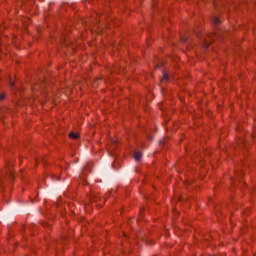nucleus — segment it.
Instances as JSON below:
<instances>
[{"instance_id":"1","label":"nucleus","mask_w":256,"mask_h":256,"mask_svg":"<svg viewBox=\"0 0 256 256\" xmlns=\"http://www.w3.org/2000/svg\"><path fill=\"white\" fill-rule=\"evenodd\" d=\"M215 37L217 39H221V37H223V36L221 34H219V33H215V34L209 35L208 38H205L203 40L202 46L204 47V49H207L209 47V45H211V41H215Z\"/></svg>"},{"instance_id":"2","label":"nucleus","mask_w":256,"mask_h":256,"mask_svg":"<svg viewBox=\"0 0 256 256\" xmlns=\"http://www.w3.org/2000/svg\"><path fill=\"white\" fill-rule=\"evenodd\" d=\"M69 137H70V139L77 140V139H79V133H77V132H70L69 133Z\"/></svg>"},{"instance_id":"3","label":"nucleus","mask_w":256,"mask_h":256,"mask_svg":"<svg viewBox=\"0 0 256 256\" xmlns=\"http://www.w3.org/2000/svg\"><path fill=\"white\" fill-rule=\"evenodd\" d=\"M141 157H143V154L141 152H135L134 153L135 161H141Z\"/></svg>"},{"instance_id":"4","label":"nucleus","mask_w":256,"mask_h":256,"mask_svg":"<svg viewBox=\"0 0 256 256\" xmlns=\"http://www.w3.org/2000/svg\"><path fill=\"white\" fill-rule=\"evenodd\" d=\"M212 23H213V25L217 26L221 23V20L218 17H214L212 19Z\"/></svg>"},{"instance_id":"5","label":"nucleus","mask_w":256,"mask_h":256,"mask_svg":"<svg viewBox=\"0 0 256 256\" xmlns=\"http://www.w3.org/2000/svg\"><path fill=\"white\" fill-rule=\"evenodd\" d=\"M181 41H182V43H189L191 41V38L182 37Z\"/></svg>"},{"instance_id":"6","label":"nucleus","mask_w":256,"mask_h":256,"mask_svg":"<svg viewBox=\"0 0 256 256\" xmlns=\"http://www.w3.org/2000/svg\"><path fill=\"white\" fill-rule=\"evenodd\" d=\"M244 143L245 142L243 140H239V142H237L236 145L241 149Z\"/></svg>"},{"instance_id":"7","label":"nucleus","mask_w":256,"mask_h":256,"mask_svg":"<svg viewBox=\"0 0 256 256\" xmlns=\"http://www.w3.org/2000/svg\"><path fill=\"white\" fill-rule=\"evenodd\" d=\"M162 81H169V75L168 74H164Z\"/></svg>"},{"instance_id":"8","label":"nucleus","mask_w":256,"mask_h":256,"mask_svg":"<svg viewBox=\"0 0 256 256\" xmlns=\"http://www.w3.org/2000/svg\"><path fill=\"white\" fill-rule=\"evenodd\" d=\"M5 97H7L5 93L0 94V101H5Z\"/></svg>"},{"instance_id":"9","label":"nucleus","mask_w":256,"mask_h":256,"mask_svg":"<svg viewBox=\"0 0 256 256\" xmlns=\"http://www.w3.org/2000/svg\"><path fill=\"white\" fill-rule=\"evenodd\" d=\"M9 86L10 87H15V82H13V80H11V78L9 80Z\"/></svg>"},{"instance_id":"10","label":"nucleus","mask_w":256,"mask_h":256,"mask_svg":"<svg viewBox=\"0 0 256 256\" xmlns=\"http://www.w3.org/2000/svg\"><path fill=\"white\" fill-rule=\"evenodd\" d=\"M22 1V3H27V0H21Z\"/></svg>"},{"instance_id":"11","label":"nucleus","mask_w":256,"mask_h":256,"mask_svg":"<svg viewBox=\"0 0 256 256\" xmlns=\"http://www.w3.org/2000/svg\"><path fill=\"white\" fill-rule=\"evenodd\" d=\"M10 177H13V173L12 172H10Z\"/></svg>"},{"instance_id":"12","label":"nucleus","mask_w":256,"mask_h":256,"mask_svg":"<svg viewBox=\"0 0 256 256\" xmlns=\"http://www.w3.org/2000/svg\"><path fill=\"white\" fill-rule=\"evenodd\" d=\"M42 162H43V163H45V160H44V159H42Z\"/></svg>"},{"instance_id":"13","label":"nucleus","mask_w":256,"mask_h":256,"mask_svg":"<svg viewBox=\"0 0 256 256\" xmlns=\"http://www.w3.org/2000/svg\"><path fill=\"white\" fill-rule=\"evenodd\" d=\"M156 67L159 68V65H157Z\"/></svg>"},{"instance_id":"14","label":"nucleus","mask_w":256,"mask_h":256,"mask_svg":"<svg viewBox=\"0 0 256 256\" xmlns=\"http://www.w3.org/2000/svg\"><path fill=\"white\" fill-rule=\"evenodd\" d=\"M0 185H1V180H0Z\"/></svg>"}]
</instances>
